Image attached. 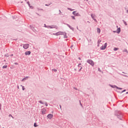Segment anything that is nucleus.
Instances as JSON below:
<instances>
[{"label": "nucleus", "mask_w": 128, "mask_h": 128, "mask_svg": "<svg viewBox=\"0 0 128 128\" xmlns=\"http://www.w3.org/2000/svg\"><path fill=\"white\" fill-rule=\"evenodd\" d=\"M26 80V78H23V79L22 80V82H24V80Z\"/></svg>", "instance_id": "17"}, {"label": "nucleus", "mask_w": 128, "mask_h": 128, "mask_svg": "<svg viewBox=\"0 0 128 128\" xmlns=\"http://www.w3.org/2000/svg\"><path fill=\"white\" fill-rule=\"evenodd\" d=\"M60 108H62V106H60Z\"/></svg>", "instance_id": "35"}, {"label": "nucleus", "mask_w": 128, "mask_h": 128, "mask_svg": "<svg viewBox=\"0 0 128 128\" xmlns=\"http://www.w3.org/2000/svg\"><path fill=\"white\" fill-rule=\"evenodd\" d=\"M117 88H118V90H122V88H118V87H117Z\"/></svg>", "instance_id": "27"}, {"label": "nucleus", "mask_w": 128, "mask_h": 128, "mask_svg": "<svg viewBox=\"0 0 128 128\" xmlns=\"http://www.w3.org/2000/svg\"><path fill=\"white\" fill-rule=\"evenodd\" d=\"M11 56H14V54H12Z\"/></svg>", "instance_id": "37"}, {"label": "nucleus", "mask_w": 128, "mask_h": 128, "mask_svg": "<svg viewBox=\"0 0 128 128\" xmlns=\"http://www.w3.org/2000/svg\"><path fill=\"white\" fill-rule=\"evenodd\" d=\"M9 116H12V114H10V115H9Z\"/></svg>", "instance_id": "33"}, {"label": "nucleus", "mask_w": 128, "mask_h": 128, "mask_svg": "<svg viewBox=\"0 0 128 128\" xmlns=\"http://www.w3.org/2000/svg\"><path fill=\"white\" fill-rule=\"evenodd\" d=\"M11 117L12 118H14V116H12Z\"/></svg>", "instance_id": "32"}, {"label": "nucleus", "mask_w": 128, "mask_h": 128, "mask_svg": "<svg viewBox=\"0 0 128 128\" xmlns=\"http://www.w3.org/2000/svg\"><path fill=\"white\" fill-rule=\"evenodd\" d=\"M21 86H22V90H25L24 86H22V85H21Z\"/></svg>", "instance_id": "14"}, {"label": "nucleus", "mask_w": 128, "mask_h": 128, "mask_svg": "<svg viewBox=\"0 0 128 128\" xmlns=\"http://www.w3.org/2000/svg\"><path fill=\"white\" fill-rule=\"evenodd\" d=\"M98 72H101L100 68H98Z\"/></svg>", "instance_id": "25"}, {"label": "nucleus", "mask_w": 128, "mask_h": 128, "mask_svg": "<svg viewBox=\"0 0 128 128\" xmlns=\"http://www.w3.org/2000/svg\"><path fill=\"white\" fill-rule=\"evenodd\" d=\"M29 44H24L23 46L25 50H27V48H28V46H29Z\"/></svg>", "instance_id": "5"}, {"label": "nucleus", "mask_w": 128, "mask_h": 128, "mask_svg": "<svg viewBox=\"0 0 128 128\" xmlns=\"http://www.w3.org/2000/svg\"><path fill=\"white\" fill-rule=\"evenodd\" d=\"M64 36V38H66L68 36H66V34H63Z\"/></svg>", "instance_id": "12"}, {"label": "nucleus", "mask_w": 128, "mask_h": 128, "mask_svg": "<svg viewBox=\"0 0 128 128\" xmlns=\"http://www.w3.org/2000/svg\"><path fill=\"white\" fill-rule=\"evenodd\" d=\"M8 68V66H2V68Z\"/></svg>", "instance_id": "13"}, {"label": "nucleus", "mask_w": 128, "mask_h": 128, "mask_svg": "<svg viewBox=\"0 0 128 128\" xmlns=\"http://www.w3.org/2000/svg\"><path fill=\"white\" fill-rule=\"evenodd\" d=\"M39 102H40V104H44V102H42V100L39 101Z\"/></svg>", "instance_id": "23"}, {"label": "nucleus", "mask_w": 128, "mask_h": 128, "mask_svg": "<svg viewBox=\"0 0 128 128\" xmlns=\"http://www.w3.org/2000/svg\"><path fill=\"white\" fill-rule=\"evenodd\" d=\"M46 106H48V104L46 103Z\"/></svg>", "instance_id": "31"}, {"label": "nucleus", "mask_w": 128, "mask_h": 128, "mask_svg": "<svg viewBox=\"0 0 128 128\" xmlns=\"http://www.w3.org/2000/svg\"><path fill=\"white\" fill-rule=\"evenodd\" d=\"M46 108H43L42 109V114H46Z\"/></svg>", "instance_id": "4"}, {"label": "nucleus", "mask_w": 128, "mask_h": 128, "mask_svg": "<svg viewBox=\"0 0 128 128\" xmlns=\"http://www.w3.org/2000/svg\"><path fill=\"white\" fill-rule=\"evenodd\" d=\"M18 89L20 88V87H19L18 86Z\"/></svg>", "instance_id": "34"}, {"label": "nucleus", "mask_w": 128, "mask_h": 128, "mask_svg": "<svg viewBox=\"0 0 128 128\" xmlns=\"http://www.w3.org/2000/svg\"><path fill=\"white\" fill-rule=\"evenodd\" d=\"M116 28H118V26H116Z\"/></svg>", "instance_id": "36"}, {"label": "nucleus", "mask_w": 128, "mask_h": 128, "mask_svg": "<svg viewBox=\"0 0 128 128\" xmlns=\"http://www.w3.org/2000/svg\"><path fill=\"white\" fill-rule=\"evenodd\" d=\"M107 46H108V44L105 43L104 44V46H102L100 47V50H106V48Z\"/></svg>", "instance_id": "3"}, {"label": "nucleus", "mask_w": 128, "mask_h": 128, "mask_svg": "<svg viewBox=\"0 0 128 128\" xmlns=\"http://www.w3.org/2000/svg\"><path fill=\"white\" fill-rule=\"evenodd\" d=\"M126 92V90H124L122 92Z\"/></svg>", "instance_id": "30"}, {"label": "nucleus", "mask_w": 128, "mask_h": 128, "mask_svg": "<svg viewBox=\"0 0 128 128\" xmlns=\"http://www.w3.org/2000/svg\"><path fill=\"white\" fill-rule=\"evenodd\" d=\"M97 32H98V34L100 33V28H97Z\"/></svg>", "instance_id": "10"}, {"label": "nucleus", "mask_w": 128, "mask_h": 128, "mask_svg": "<svg viewBox=\"0 0 128 128\" xmlns=\"http://www.w3.org/2000/svg\"><path fill=\"white\" fill-rule=\"evenodd\" d=\"M98 42L100 44V42H102V40H98Z\"/></svg>", "instance_id": "21"}, {"label": "nucleus", "mask_w": 128, "mask_h": 128, "mask_svg": "<svg viewBox=\"0 0 128 128\" xmlns=\"http://www.w3.org/2000/svg\"><path fill=\"white\" fill-rule=\"evenodd\" d=\"M87 62H88V64H90L92 66H94V61L92 60H88L87 61Z\"/></svg>", "instance_id": "1"}, {"label": "nucleus", "mask_w": 128, "mask_h": 128, "mask_svg": "<svg viewBox=\"0 0 128 128\" xmlns=\"http://www.w3.org/2000/svg\"><path fill=\"white\" fill-rule=\"evenodd\" d=\"M80 70H79V72H80V70H82V66H80Z\"/></svg>", "instance_id": "19"}, {"label": "nucleus", "mask_w": 128, "mask_h": 128, "mask_svg": "<svg viewBox=\"0 0 128 128\" xmlns=\"http://www.w3.org/2000/svg\"><path fill=\"white\" fill-rule=\"evenodd\" d=\"M52 116H54V115H52V114H49L48 115L47 118L50 120L51 118H52Z\"/></svg>", "instance_id": "6"}, {"label": "nucleus", "mask_w": 128, "mask_h": 128, "mask_svg": "<svg viewBox=\"0 0 128 128\" xmlns=\"http://www.w3.org/2000/svg\"><path fill=\"white\" fill-rule=\"evenodd\" d=\"M52 72H55L58 71V70H56V69H52Z\"/></svg>", "instance_id": "15"}, {"label": "nucleus", "mask_w": 128, "mask_h": 128, "mask_svg": "<svg viewBox=\"0 0 128 128\" xmlns=\"http://www.w3.org/2000/svg\"><path fill=\"white\" fill-rule=\"evenodd\" d=\"M0 110H2V104H0Z\"/></svg>", "instance_id": "26"}, {"label": "nucleus", "mask_w": 128, "mask_h": 128, "mask_svg": "<svg viewBox=\"0 0 128 128\" xmlns=\"http://www.w3.org/2000/svg\"><path fill=\"white\" fill-rule=\"evenodd\" d=\"M80 64H78V66L80 67Z\"/></svg>", "instance_id": "29"}, {"label": "nucleus", "mask_w": 128, "mask_h": 128, "mask_svg": "<svg viewBox=\"0 0 128 128\" xmlns=\"http://www.w3.org/2000/svg\"><path fill=\"white\" fill-rule=\"evenodd\" d=\"M114 32H117V34H120V28H118L116 32L114 31Z\"/></svg>", "instance_id": "7"}, {"label": "nucleus", "mask_w": 128, "mask_h": 128, "mask_svg": "<svg viewBox=\"0 0 128 128\" xmlns=\"http://www.w3.org/2000/svg\"><path fill=\"white\" fill-rule=\"evenodd\" d=\"M72 14H73L74 16H78V14H76V11L73 12H72Z\"/></svg>", "instance_id": "11"}, {"label": "nucleus", "mask_w": 128, "mask_h": 128, "mask_svg": "<svg viewBox=\"0 0 128 128\" xmlns=\"http://www.w3.org/2000/svg\"><path fill=\"white\" fill-rule=\"evenodd\" d=\"M5 56H6V58H8V54H6Z\"/></svg>", "instance_id": "22"}, {"label": "nucleus", "mask_w": 128, "mask_h": 128, "mask_svg": "<svg viewBox=\"0 0 128 128\" xmlns=\"http://www.w3.org/2000/svg\"><path fill=\"white\" fill-rule=\"evenodd\" d=\"M126 94H128V92H126Z\"/></svg>", "instance_id": "38"}, {"label": "nucleus", "mask_w": 128, "mask_h": 128, "mask_svg": "<svg viewBox=\"0 0 128 128\" xmlns=\"http://www.w3.org/2000/svg\"><path fill=\"white\" fill-rule=\"evenodd\" d=\"M14 64H18V62H15Z\"/></svg>", "instance_id": "28"}, {"label": "nucleus", "mask_w": 128, "mask_h": 128, "mask_svg": "<svg viewBox=\"0 0 128 128\" xmlns=\"http://www.w3.org/2000/svg\"><path fill=\"white\" fill-rule=\"evenodd\" d=\"M34 126H35V127L38 126V125H36V123L34 124Z\"/></svg>", "instance_id": "18"}, {"label": "nucleus", "mask_w": 128, "mask_h": 128, "mask_svg": "<svg viewBox=\"0 0 128 128\" xmlns=\"http://www.w3.org/2000/svg\"><path fill=\"white\" fill-rule=\"evenodd\" d=\"M124 24H125L126 26H127L126 22L124 21Z\"/></svg>", "instance_id": "24"}, {"label": "nucleus", "mask_w": 128, "mask_h": 128, "mask_svg": "<svg viewBox=\"0 0 128 128\" xmlns=\"http://www.w3.org/2000/svg\"><path fill=\"white\" fill-rule=\"evenodd\" d=\"M30 54H31L30 51H27L25 52L26 56H30Z\"/></svg>", "instance_id": "8"}, {"label": "nucleus", "mask_w": 128, "mask_h": 128, "mask_svg": "<svg viewBox=\"0 0 128 128\" xmlns=\"http://www.w3.org/2000/svg\"><path fill=\"white\" fill-rule=\"evenodd\" d=\"M72 20H76V18H74V16H72Z\"/></svg>", "instance_id": "20"}, {"label": "nucleus", "mask_w": 128, "mask_h": 128, "mask_svg": "<svg viewBox=\"0 0 128 128\" xmlns=\"http://www.w3.org/2000/svg\"><path fill=\"white\" fill-rule=\"evenodd\" d=\"M118 50V48H114V50Z\"/></svg>", "instance_id": "16"}, {"label": "nucleus", "mask_w": 128, "mask_h": 128, "mask_svg": "<svg viewBox=\"0 0 128 128\" xmlns=\"http://www.w3.org/2000/svg\"><path fill=\"white\" fill-rule=\"evenodd\" d=\"M91 16L92 18H93V20L95 21V22H96V18H94V14H91Z\"/></svg>", "instance_id": "9"}, {"label": "nucleus", "mask_w": 128, "mask_h": 128, "mask_svg": "<svg viewBox=\"0 0 128 128\" xmlns=\"http://www.w3.org/2000/svg\"><path fill=\"white\" fill-rule=\"evenodd\" d=\"M55 34H56V36H62V34H66V32H56Z\"/></svg>", "instance_id": "2"}]
</instances>
